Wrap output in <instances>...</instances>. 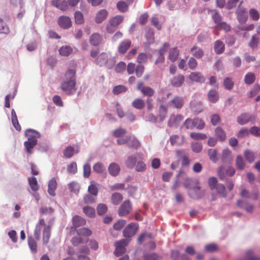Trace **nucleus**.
<instances>
[{"label":"nucleus","mask_w":260,"mask_h":260,"mask_svg":"<svg viewBox=\"0 0 260 260\" xmlns=\"http://www.w3.org/2000/svg\"><path fill=\"white\" fill-rule=\"evenodd\" d=\"M99 53V49L92 50L90 52V56L95 58L94 63L101 67L111 69L115 63L114 58L111 57L109 53L105 52L97 56Z\"/></svg>","instance_id":"obj_1"},{"label":"nucleus","mask_w":260,"mask_h":260,"mask_svg":"<svg viewBox=\"0 0 260 260\" xmlns=\"http://www.w3.org/2000/svg\"><path fill=\"white\" fill-rule=\"evenodd\" d=\"M25 136L27 138V141H25L24 146L27 153L31 154L32 149L37 144V139L41 136L40 133L32 129H27L25 132Z\"/></svg>","instance_id":"obj_2"},{"label":"nucleus","mask_w":260,"mask_h":260,"mask_svg":"<svg viewBox=\"0 0 260 260\" xmlns=\"http://www.w3.org/2000/svg\"><path fill=\"white\" fill-rule=\"evenodd\" d=\"M76 71L75 69H68L64 75V79L61 83L62 90L67 93L70 92L75 88Z\"/></svg>","instance_id":"obj_3"},{"label":"nucleus","mask_w":260,"mask_h":260,"mask_svg":"<svg viewBox=\"0 0 260 260\" xmlns=\"http://www.w3.org/2000/svg\"><path fill=\"white\" fill-rule=\"evenodd\" d=\"M210 13L217 29H223L226 31L230 30V26L226 22L222 21L221 16L216 10H211Z\"/></svg>","instance_id":"obj_4"},{"label":"nucleus","mask_w":260,"mask_h":260,"mask_svg":"<svg viewBox=\"0 0 260 260\" xmlns=\"http://www.w3.org/2000/svg\"><path fill=\"white\" fill-rule=\"evenodd\" d=\"M183 125L187 129H192L195 127L202 129L205 127V123L202 119L198 118L193 119L187 118L184 121Z\"/></svg>","instance_id":"obj_5"},{"label":"nucleus","mask_w":260,"mask_h":260,"mask_svg":"<svg viewBox=\"0 0 260 260\" xmlns=\"http://www.w3.org/2000/svg\"><path fill=\"white\" fill-rule=\"evenodd\" d=\"M243 1H240L237 8L236 10L235 13L237 15V19L240 24H245L248 19V15L246 9L242 6Z\"/></svg>","instance_id":"obj_6"},{"label":"nucleus","mask_w":260,"mask_h":260,"mask_svg":"<svg viewBox=\"0 0 260 260\" xmlns=\"http://www.w3.org/2000/svg\"><path fill=\"white\" fill-rule=\"evenodd\" d=\"M123 20V17L121 15H117L112 18L107 26L106 29L108 32L112 33Z\"/></svg>","instance_id":"obj_7"},{"label":"nucleus","mask_w":260,"mask_h":260,"mask_svg":"<svg viewBox=\"0 0 260 260\" xmlns=\"http://www.w3.org/2000/svg\"><path fill=\"white\" fill-rule=\"evenodd\" d=\"M129 240L126 239H122L115 242V250L114 254L116 256H119L125 253L126 251L125 247L128 245Z\"/></svg>","instance_id":"obj_8"},{"label":"nucleus","mask_w":260,"mask_h":260,"mask_svg":"<svg viewBox=\"0 0 260 260\" xmlns=\"http://www.w3.org/2000/svg\"><path fill=\"white\" fill-rule=\"evenodd\" d=\"M138 229V223L131 222L124 229L123 235L125 238H131L136 234Z\"/></svg>","instance_id":"obj_9"},{"label":"nucleus","mask_w":260,"mask_h":260,"mask_svg":"<svg viewBox=\"0 0 260 260\" xmlns=\"http://www.w3.org/2000/svg\"><path fill=\"white\" fill-rule=\"evenodd\" d=\"M132 210V205L129 200L124 201L118 209V215L120 217L128 215Z\"/></svg>","instance_id":"obj_10"},{"label":"nucleus","mask_w":260,"mask_h":260,"mask_svg":"<svg viewBox=\"0 0 260 260\" xmlns=\"http://www.w3.org/2000/svg\"><path fill=\"white\" fill-rule=\"evenodd\" d=\"M188 193L190 198L194 199H199L204 196L205 190H201L200 186H196L190 188Z\"/></svg>","instance_id":"obj_11"},{"label":"nucleus","mask_w":260,"mask_h":260,"mask_svg":"<svg viewBox=\"0 0 260 260\" xmlns=\"http://www.w3.org/2000/svg\"><path fill=\"white\" fill-rule=\"evenodd\" d=\"M143 84V82H138L137 86V89L140 90L143 95L145 96L148 97L153 96L155 93L154 90L149 86H145Z\"/></svg>","instance_id":"obj_12"},{"label":"nucleus","mask_w":260,"mask_h":260,"mask_svg":"<svg viewBox=\"0 0 260 260\" xmlns=\"http://www.w3.org/2000/svg\"><path fill=\"white\" fill-rule=\"evenodd\" d=\"M73 226L71 227V233L75 232L76 229L86 224V220L80 216L75 215L72 219Z\"/></svg>","instance_id":"obj_13"},{"label":"nucleus","mask_w":260,"mask_h":260,"mask_svg":"<svg viewBox=\"0 0 260 260\" xmlns=\"http://www.w3.org/2000/svg\"><path fill=\"white\" fill-rule=\"evenodd\" d=\"M255 120V116L249 113H243L237 118V122L240 125H244Z\"/></svg>","instance_id":"obj_14"},{"label":"nucleus","mask_w":260,"mask_h":260,"mask_svg":"<svg viewBox=\"0 0 260 260\" xmlns=\"http://www.w3.org/2000/svg\"><path fill=\"white\" fill-rule=\"evenodd\" d=\"M58 25L63 29H68L72 25V21L70 18L66 16H60L57 20Z\"/></svg>","instance_id":"obj_15"},{"label":"nucleus","mask_w":260,"mask_h":260,"mask_svg":"<svg viewBox=\"0 0 260 260\" xmlns=\"http://www.w3.org/2000/svg\"><path fill=\"white\" fill-rule=\"evenodd\" d=\"M90 250L88 247L85 246L81 248L77 254L78 260H90L88 256Z\"/></svg>","instance_id":"obj_16"},{"label":"nucleus","mask_w":260,"mask_h":260,"mask_svg":"<svg viewBox=\"0 0 260 260\" xmlns=\"http://www.w3.org/2000/svg\"><path fill=\"white\" fill-rule=\"evenodd\" d=\"M170 104L174 108L177 109H180L184 105V100L182 97L176 95L170 101Z\"/></svg>","instance_id":"obj_17"},{"label":"nucleus","mask_w":260,"mask_h":260,"mask_svg":"<svg viewBox=\"0 0 260 260\" xmlns=\"http://www.w3.org/2000/svg\"><path fill=\"white\" fill-rule=\"evenodd\" d=\"M132 44L130 40L126 39L122 41L118 47V51L119 53L123 54L128 50Z\"/></svg>","instance_id":"obj_18"},{"label":"nucleus","mask_w":260,"mask_h":260,"mask_svg":"<svg viewBox=\"0 0 260 260\" xmlns=\"http://www.w3.org/2000/svg\"><path fill=\"white\" fill-rule=\"evenodd\" d=\"M183 119V116L181 114H177L176 115L172 114L170 117L168 121V125L170 126H177Z\"/></svg>","instance_id":"obj_19"},{"label":"nucleus","mask_w":260,"mask_h":260,"mask_svg":"<svg viewBox=\"0 0 260 260\" xmlns=\"http://www.w3.org/2000/svg\"><path fill=\"white\" fill-rule=\"evenodd\" d=\"M52 5L62 11H66L69 9V5L67 1L61 0H53Z\"/></svg>","instance_id":"obj_20"},{"label":"nucleus","mask_w":260,"mask_h":260,"mask_svg":"<svg viewBox=\"0 0 260 260\" xmlns=\"http://www.w3.org/2000/svg\"><path fill=\"white\" fill-rule=\"evenodd\" d=\"M45 222L44 219H40L36 225L34 235L35 239H36L37 241H39L40 239L41 232L42 226L45 225Z\"/></svg>","instance_id":"obj_21"},{"label":"nucleus","mask_w":260,"mask_h":260,"mask_svg":"<svg viewBox=\"0 0 260 260\" xmlns=\"http://www.w3.org/2000/svg\"><path fill=\"white\" fill-rule=\"evenodd\" d=\"M102 37L98 33H94L90 37L89 42L92 46H96L102 42Z\"/></svg>","instance_id":"obj_22"},{"label":"nucleus","mask_w":260,"mask_h":260,"mask_svg":"<svg viewBox=\"0 0 260 260\" xmlns=\"http://www.w3.org/2000/svg\"><path fill=\"white\" fill-rule=\"evenodd\" d=\"M120 168L118 164L115 162L110 164L108 167L109 174L113 176H117L120 172Z\"/></svg>","instance_id":"obj_23"},{"label":"nucleus","mask_w":260,"mask_h":260,"mask_svg":"<svg viewBox=\"0 0 260 260\" xmlns=\"http://www.w3.org/2000/svg\"><path fill=\"white\" fill-rule=\"evenodd\" d=\"M189 79L193 82H204L205 81L204 77L200 72H192L188 77Z\"/></svg>","instance_id":"obj_24"},{"label":"nucleus","mask_w":260,"mask_h":260,"mask_svg":"<svg viewBox=\"0 0 260 260\" xmlns=\"http://www.w3.org/2000/svg\"><path fill=\"white\" fill-rule=\"evenodd\" d=\"M108 16V12L105 9L99 11L96 14L95 21L97 23H102Z\"/></svg>","instance_id":"obj_25"},{"label":"nucleus","mask_w":260,"mask_h":260,"mask_svg":"<svg viewBox=\"0 0 260 260\" xmlns=\"http://www.w3.org/2000/svg\"><path fill=\"white\" fill-rule=\"evenodd\" d=\"M51 236V227L50 225H46L43 232V242L46 244L49 242Z\"/></svg>","instance_id":"obj_26"},{"label":"nucleus","mask_w":260,"mask_h":260,"mask_svg":"<svg viewBox=\"0 0 260 260\" xmlns=\"http://www.w3.org/2000/svg\"><path fill=\"white\" fill-rule=\"evenodd\" d=\"M57 182L54 178H52L49 182L48 192L51 196L55 195V190L56 189Z\"/></svg>","instance_id":"obj_27"},{"label":"nucleus","mask_w":260,"mask_h":260,"mask_svg":"<svg viewBox=\"0 0 260 260\" xmlns=\"http://www.w3.org/2000/svg\"><path fill=\"white\" fill-rule=\"evenodd\" d=\"M185 80L184 77L182 75H179L173 78L171 81V84L175 87H180L184 83Z\"/></svg>","instance_id":"obj_28"},{"label":"nucleus","mask_w":260,"mask_h":260,"mask_svg":"<svg viewBox=\"0 0 260 260\" xmlns=\"http://www.w3.org/2000/svg\"><path fill=\"white\" fill-rule=\"evenodd\" d=\"M132 106L138 110H142L145 107V102L141 98H136L135 99L132 103Z\"/></svg>","instance_id":"obj_29"},{"label":"nucleus","mask_w":260,"mask_h":260,"mask_svg":"<svg viewBox=\"0 0 260 260\" xmlns=\"http://www.w3.org/2000/svg\"><path fill=\"white\" fill-rule=\"evenodd\" d=\"M233 159L232 152L228 149H224L222 153V160L226 162H230Z\"/></svg>","instance_id":"obj_30"},{"label":"nucleus","mask_w":260,"mask_h":260,"mask_svg":"<svg viewBox=\"0 0 260 260\" xmlns=\"http://www.w3.org/2000/svg\"><path fill=\"white\" fill-rule=\"evenodd\" d=\"M224 45L222 42L217 40L214 43V49L217 54H221L224 51Z\"/></svg>","instance_id":"obj_31"},{"label":"nucleus","mask_w":260,"mask_h":260,"mask_svg":"<svg viewBox=\"0 0 260 260\" xmlns=\"http://www.w3.org/2000/svg\"><path fill=\"white\" fill-rule=\"evenodd\" d=\"M179 54V51L177 48H173L170 50L168 58L172 62H174L178 59Z\"/></svg>","instance_id":"obj_32"},{"label":"nucleus","mask_w":260,"mask_h":260,"mask_svg":"<svg viewBox=\"0 0 260 260\" xmlns=\"http://www.w3.org/2000/svg\"><path fill=\"white\" fill-rule=\"evenodd\" d=\"M190 51L192 55L197 58H200L204 55L203 50L196 46H193Z\"/></svg>","instance_id":"obj_33"},{"label":"nucleus","mask_w":260,"mask_h":260,"mask_svg":"<svg viewBox=\"0 0 260 260\" xmlns=\"http://www.w3.org/2000/svg\"><path fill=\"white\" fill-rule=\"evenodd\" d=\"M244 156L249 163H252L255 159V153L249 149L244 151Z\"/></svg>","instance_id":"obj_34"},{"label":"nucleus","mask_w":260,"mask_h":260,"mask_svg":"<svg viewBox=\"0 0 260 260\" xmlns=\"http://www.w3.org/2000/svg\"><path fill=\"white\" fill-rule=\"evenodd\" d=\"M88 191L89 193L94 196H96L98 193V184L94 181L90 182V185L88 187Z\"/></svg>","instance_id":"obj_35"},{"label":"nucleus","mask_w":260,"mask_h":260,"mask_svg":"<svg viewBox=\"0 0 260 260\" xmlns=\"http://www.w3.org/2000/svg\"><path fill=\"white\" fill-rule=\"evenodd\" d=\"M208 99L212 103L216 102L219 99L218 92L215 89L210 90L208 94Z\"/></svg>","instance_id":"obj_36"},{"label":"nucleus","mask_w":260,"mask_h":260,"mask_svg":"<svg viewBox=\"0 0 260 260\" xmlns=\"http://www.w3.org/2000/svg\"><path fill=\"white\" fill-rule=\"evenodd\" d=\"M237 206L240 208H244L247 212L251 213L253 210V206L252 205L247 204L241 200L237 202Z\"/></svg>","instance_id":"obj_37"},{"label":"nucleus","mask_w":260,"mask_h":260,"mask_svg":"<svg viewBox=\"0 0 260 260\" xmlns=\"http://www.w3.org/2000/svg\"><path fill=\"white\" fill-rule=\"evenodd\" d=\"M245 162L241 155H238L236 160V166L237 168L240 170H243L245 167Z\"/></svg>","instance_id":"obj_38"},{"label":"nucleus","mask_w":260,"mask_h":260,"mask_svg":"<svg viewBox=\"0 0 260 260\" xmlns=\"http://www.w3.org/2000/svg\"><path fill=\"white\" fill-rule=\"evenodd\" d=\"M214 189L216 190L220 197L225 198L226 196L225 187L223 184L219 183Z\"/></svg>","instance_id":"obj_39"},{"label":"nucleus","mask_w":260,"mask_h":260,"mask_svg":"<svg viewBox=\"0 0 260 260\" xmlns=\"http://www.w3.org/2000/svg\"><path fill=\"white\" fill-rule=\"evenodd\" d=\"M255 80V76L253 73L249 72L245 76L244 82L247 85L252 84Z\"/></svg>","instance_id":"obj_40"},{"label":"nucleus","mask_w":260,"mask_h":260,"mask_svg":"<svg viewBox=\"0 0 260 260\" xmlns=\"http://www.w3.org/2000/svg\"><path fill=\"white\" fill-rule=\"evenodd\" d=\"M215 135L220 141H223L226 139V134L225 132L219 127H217L215 131Z\"/></svg>","instance_id":"obj_41"},{"label":"nucleus","mask_w":260,"mask_h":260,"mask_svg":"<svg viewBox=\"0 0 260 260\" xmlns=\"http://www.w3.org/2000/svg\"><path fill=\"white\" fill-rule=\"evenodd\" d=\"M29 185L34 191H37L39 189V185L38 184V181L36 177H32L28 178Z\"/></svg>","instance_id":"obj_42"},{"label":"nucleus","mask_w":260,"mask_h":260,"mask_svg":"<svg viewBox=\"0 0 260 260\" xmlns=\"http://www.w3.org/2000/svg\"><path fill=\"white\" fill-rule=\"evenodd\" d=\"M72 51L73 49L71 47L66 46L61 47L60 48L59 52L60 55L67 56L72 52Z\"/></svg>","instance_id":"obj_43"},{"label":"nucleus","mask_w":260,"mask_h":260,"mask_svg":"<svg viewBox=\"0 0 260 260\" xmlns=\"http://www.w3.org/2000/svg\"><path fill=\"white\" fill-rule=\"evenodd\" d=\"M83 212L89 217L95 216V210L93 208L89 206H85L83 209Z\"/></svg>","instance_id":"obj_44"},{"label":"nucleus","mask_w":260,"mask_h":260,"mask_svg":"<svg viewBox=\"0 0 260 260\" xmlns=\"http://www.w3.org/2000/svg\"><path fill=\"white\" fill-rule=\"evenodd\" d=\"M75 21L76 24H81L84 23V19L83 14L80 11H76L74 15Z\"/></svg>","instance_id":"obj_45"},{"label":"nucleus","mask_w":260,"mask_h":260,"mask_svg":"<svg viewBox=\"0 0 260 260\" xmlns=\"http://www.w3.org/2000/svg\"><path fill=\"white\" fill-rule=\"evenodd\" d=\"M190 137L194 140H204L207 138L205 134L194 132L191 133Z\"/></svg>","instance_id":"obj_46"},{"label":"nucleus","mask_w":260,"mask_h":260,"mask_svg":"<svg viewBox=\"0 0 260 260\" xmlns=\"http://www.w3.org/2000/svg\"><path fill=\"white\" fill-rule=\"evenodd\" d=\"M144 260H160L161 257L155 253H146L144 255Z\"/></svg>","instance_id":"obj_47"},{"label":"nucleus","mask_w":260,"mask_h":260,"mask_svg":"<svg viewBox=\"0 0 260 260\" xmlns=\"http://www.w3.org/2000/svg\"><path fill=\"white\" fill-rule=\"evenodd\" d=\"M36 239L35 240L32 237L28 238V244L31 250L33 252H36L37 250V244Z\"/></svg>","instance_id":"obj_48"},{"label":"nucleus","mask_w":260,"mask_h":260,"mask_svg":"<svg viewBox=\"0 0 260 260\" xmlns=\"http://www.w3.org/2000/svg\"><path fill=\"white\" fill-rule=\"evenodd\" d=\"M208 185L211 190L214 189L215 187L218 185L217 179L216 177H211L208 179Z\"/></svg>","instance_id":"obj_49"},{"label":"nucleus","mask_w":260,"mask_h":260,"mask_svg":"<svg viewBox=\"0 0 260 260\" xmlns=\"http://www.w3.org/2000/svg\"><path fill=\"white\" fill-rule=\"evenodd\" d=\"M108 207L105 204H100L96 207L98 214L99 215H103L107 211Z\"/></svg>","instance_id":"obj_50"},{"label":"nucleus","mask_w":260,"mask_h":260,"mask_svg":"<svg viewBox=\"0 0 260 260\" xmlns=\"http://www.w3.org/2000/svg\"><path fill=\"white\" fill-rule=\"evenodd\" d=\"M75 231L77 232V234L79 236H89L92 233L90 230L85 228L79 230L76 229Z\"/></svg>","instance_id":"obj_51"},{"label":"nucleus","mask_w":260,"mask_h":260,"mask_svg":"<svg viewBox=\"0 0 260 260\" xmlns=\"http://www.w3.org/2000/svg\"><path fill=\"white\" fill-rule=\"evenodd\" d=\"M140 146L139 141L136 138L131 137V140L127 143V146L129 148L137 149Z\"/></svg>","instance_id":"obj_52"},{"label":"nucleus","mask_w":260,"mask_h":260,"mask_svg":"<svg viewBox=\"0 0 260 260\" xmlns=\"http://www.w3.org/2000/svg\"><path fill=\"white\" fill-rule=\"evenodd\" d=\"M122 196L119 193H114L112 196V202L115 205H118L122 200Z\"/></svg>","instance_id":"obj_53"},{"label":"nucleus","mask_w":260,"mask_h":260,"mask_svg":"<svg viewBox=\"0 0 260 260\" xmlns=\"http://www.w3.org/2000/svg\"><path fill=\"white\" fill-rule=\"evenodd\" d=\"M136 157L135 156H129L125 161L127 168L132 169L135 166Z\"/></svg>","instance_id":"obj_54"},{"label":"nucleus","mask_w":260,"mask_h":260,"mask_svg":"<svg viewBox=\"0 0 260 260\" xmlns=\"http://www.w3.org/2000/svg\"><path fill=\"white\" fill-rule=\"evenodd\" d=\"M126 223V221L125 220H119L113 225V228L115 230L120 231L125 225Z\"/></svg>","instance_id":"obj_55"},{"label":"nucleus","mask_w":260,"mask_h":260,"mask_svg":"<svg viewBox=\"0 0 260 260\" xmlns=\"http://www.w3.org/2000/svg\"><path fill=\"white\" fill-rule=\"evenodd\" d=\"M223 85L226 89L231 90L233 88L234 83L230 78L227 77L224 80Z\"/></svg>","instance_id":"obj_56"},{"label":"nucleus","mask_w":260,"mask_h":260,"mask_svg":"<svg viewBox=\"0 0 260 260\" xmlns=\"http://www.w3.org/2000/svg\"><path fill=\"white\" fill-rule=\"evenodd\" d=\"M117 8L119 11L124 12L127 10L128 6L125 2L123 1H120L117 4Z\"/></svg>","instance_id":"obj_57"},{"label":"nucleus","mask_w":260,"mask_h":260,"mask_svg":"<svg viewBox=\"0 0 260 260\" xmlns=\"http://www.w3.org/2000/svg\"><path fill=\"white\" fill-rule=\"evenodd\" d=\"M260 91V85L259 84H255L249 92L248 96L251 98L255 96Z\"/></svg>","instance_id":"obj_58"},{"label":"nucleus","mask_w":260,"mask_h":260,"mask_svg":"<svg viewBox=\"0 0 260 260\" xmlns=\"http://www.w3.org/2000/svg\"><path fill=\"white\" fill-rule=\"evenodd\" d=\"M192 151L196 153H199L202 149V145L199 142H193L191 144Z\"/></svg>","instance_id":"obj_59"},{"label":"nucleus","mask_w":260,"mask_h":260,"mask_svg":"<svg viewBox=\"0 0 260 260\" xmlns=\"http://www.w3.org/2000/svg\"><path fill=\"white\" fill-rule=\"evenodd\" d=\"M74 153V149L72 146H69L64 150L63 154L67 158H70L73 155Z\"/></svg>","instance_id":"obj_60"},{"label":"nucleus","mask_w":260,"mask_h":260,"mask_svg":"<svg viewBox=\"0 0 260 260\" xmlns=\"http://www.w3.org/2000/svg\"><path fill=\"white\" fill-rule=\"evenodd\" d=\"M208 154L210 159L213 162H216L217 160V151L215 149H210L208 150Z\"/></svg>","instance_id":"obj_61"},{"label":"nucleus","mask_w":260,"mask_h":260,"mask_svg":"<svg viewBox=\"0 0 260 260\" xmlns=\"http://www.w3.org/2000/svg\"><path fill=\"white\" fill-rule=\"evenodd\" d=\"M126 68V63L123 61L119 62L115 67V71L118 73H122Z\"/></svg>","instance_id":"obj_62"},{"label":"nucleus","mask_w":260,"mask_h":260,"mask_svg":"<svg viewBox=\"0 0 260 260\" xmlns=\"http://www.w3.org/2000/svg\"><path fill=\"white\" fill-rule=\"evenodd\" d=\"M67 171L69 173L75 174L77 171V164L75 162H72L67 167Z\"/></svg>","instance_id":"obj_63"},{"label":"nucleus","mask_w":260,"mask_h":260,"mask_svg":"<svg viewBox=\"0 0 260 260\" xmlns=\"http://www.w3.org/2000/svg\"><path fill=\"white\" fill-rule=\"evenodd\" d=\"M249 15L251 18L254 20L257 21L259 18V15L257 10L254 9H251L249 10Z\"/></svg>","instance_id":"obj_64"}]
</instances>
